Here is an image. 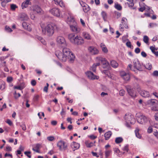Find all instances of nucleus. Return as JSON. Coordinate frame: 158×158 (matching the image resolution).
<instances>
[{
  "instance_id": "f257e3e1",
  "label": "nucleus",
  "mask_w": 158,
  "mask_h": 158,
  "mask_svg": "<svg viewBox=\"0 0 158 158\" xmlns=\"http://www.w3.org/2000/svg\"><path fill=\"white\" fill-rule=\"evenodd\" d=\"M40 26L43 34L48 36H52L53 34L54 29L56 28V26L53 24L47 25L44 23H41Z\"/></svg>"
},
{
  "instance_id": "f03ea898",
  "label": "nucleus",
  "mask_w": 158,
  "mask_h": 158,
  "mask_svg": "<svg viewBox=\"0 0 158 158\" xmlns=\"http://www.w3.org/2000/svg\"><path fill=\"white\" fill-rule=\"evenodd\" d=\"M71 52L69 48H63L62 52L59 50H57L55 52V54L60 60L65 61Z\"/></svg>"
},
{
  "instance_id": "7ed1b4c3",
  "label": "nucleus",
  "mask_w": 158,
  "mask_h": 158,
  "mask_svg": "<svg viewBox=\"0 0 158 158\" xmlns=\"http://www.w3.org/2000/svg\"><path fill=\"white\" fill-rule=\"evenodd\" d=\"M136 117L137 118L138 122L141 124H145L149 120L148 118L139 112L136 114Z\"/></svg>"
},
{
  "instance_id": "20e7f679",
  "label": "nucleus",
  "mask_w": 158,
  "mask_h": 158,
  "mask_svg": "<svg viewBox=\"0 0 158 158\" xmlns=\"http://www.w3.org/2000/svg\"><path fill=\"white\" fill-rule=\"evenodd\" d=\"M96 61L98 62H101L102 64V67L105 69H108L109 68V63L105 58L101 57H97L96 58Z\"/></svg>"
},
{
  "instance_id": "39448f33",
  "label": "nucleus",
  "mask_w": 158,
  "mask_h": 158,
  "mask_svg": "<svg viewBox=\"0 0 158 158\" xmlns=\"http://www.w3.org/2000/svg\"><path fill=\"white\" fill-rule=\"evenodd\" d=\"M57 146L60 151L65 150L68 148L67 143L62 140L59 141L57 143Z\"/></svg>"
},
{
  "instance_id": "423d86ee",
  "label": "nucleus",
  "mask_w": 158,
  "mask_h": 158,
  "mask_svg": "<svg viewBox=\"0 0 158 158\" xmlns=\"http://www.w3.org/2000/svg\"><path fill=\"white\" fill-rule=\"evenodd\" d=\"M126 88L129 95L133 97H136V92L134 89H133L130 86H127Z\"/></svg>"
},
{
  "instance_id": "0eeeda50",
  "label": "nucleus",
  "mask_w": 158,
  "mask_h": 158,
  "mask_svg": "<svg viewBox=\"0 0 158 158\" xmlns=\"http://www.w3.org/2000/svg\"><path fill=\"white\" fill-rule=\"evenodd\" d=\"M49 12L53 15L58 17L60 15V10L57 8H53L49 10Z\"/></svg>"
},
{
  "instance_id": "6e6552de",
  "label": "nucleus",
  "mask_w": 158,
  "mask_h": 158,
  "mask_svg": "<svg viewBox=\"0 0 158 158\" xmlns=\"http://www.w3.org/2000/svg\"><path fill=\"white\" fill-rule=\"evenodd\" d=\"M56 42L59 45H66V42L64 38L61 36H58L56 39Z\"/></svg>"
},
{
  "instance_id": "1a4fd4ad",
  "label": "nucleus",
  "mask_w": 158,
  "mask_h": 158,
  "mask_svg": "<svg viewBox=\"0 0 158 158\" xmlns=\"http://www.w3.org/2000/svg\"><path fill=\"white\" fill-rule=\"evenodd\" d=\"M87 77L90 79L94 80H98L99 79V77L98 76L95 75L93 73L90 71H88L85 73Z\"/></svg>"
},
{
  "instance_id": "9d476101",
  "label": "nucleus",
  "mask_w": 158,
  "mask_h": 158,
  "mask_svg": "<svg viewBox=\"0 0 158 158\" xmlns=\"http://www.w3.org/2000/svg\"><path fill=\"white\" fill-rule=\"evenodd\" d=\"M77 36V35H76L74 34L71 33L68 35V38L72 44H74Z\"/></svg>"
},
{
  "instance_id": "9b49d317",
  "label": "nucleus",
  "mask_w": 158,
  "mask_h": 158,
  "mask_svg": "<svg viewBox=\"0 0 158 158\" xmlns=\"http://www.w3.org/2000/svg\"><path fill=\"white\" fill-rule=\"evenodd\" d=\"M88 50L92 55H97L99 53L98 50L96 48L93 46L89 47L88 48Z\"/></svg>"
},
{
  "instance_id": "f8f14e48",
  "label": "nucleus",
  "mask_w": 158,
  "mask_h": 158,
  "mask_svg": "<svg viewBox=\"0 0 158 158\" xmlns=\"http://www.w3.org/2000/svg\"><path fill=\"white\" fill-rule=\"evenodd\" d=\"M32 10L35 13L37 14H42L43 13V11L39 6L36 5L32 7Z\"/></svg>"
},
{
  "instance_id": "ddd939ff",
  "label": "nucleus",
  "mask_w": 158,
  "mask_h": 158,
  "mask_svg": "<svg viewBox=\"0 0 158 158\" xmlns=\"http://www.w3.org/2000/svg\"><path fill=\"white\" fill-rule=\"evenodd\" d=\"M124 118L126 122L128 123H131V121L134 119L133 116L130 114H126L124 117Z\"/></svg>"
},
{
  "instance_id": "4468645a",
  "label": "nucleus",
  "mask_w": 158,
  "mask_h": 158,
  "mask_svg": "<svg viewBox=\"0 0 158 158\" xmlns=\"http://www.w3.org/2000/svg\"><path fill=\"white\" fill-rule=\"evenodd\" d=\"M73 23V25H72L71 24L70 25V27L71 30L74 32L77 33H78L80 30V28H79L75 24L76 23L75 22V23Z\"/></svg>"
},
{
  "instance_id": "2eb2a0df",
  "label": "nucleus",
  "mask_w": 158,
  "mask_h": 158,
  "mask_svg": "<svg viewBox=\"0 0 158 158\" xmlns=\"http://www.w3.org/2000/svg\"><path fill=\"white\" fill-rule=\"evenodd\" d=\"M80 144L75 142H73L71 143L70 147L73 151L78 149L80 147Z\"/></svg>"
},
{
  "instance_id": "dca6fc26",
  "label": "nucleus",
  "mask_w": 158,
  "mask_h": 158,
  "mask_svg": "<svg viewBox=\"0 0 158 158\" xmlns=\"http://www.w3.org/2000/svg\"><path fill=\"white\" fill-rule=\"evenodd\" d=\"M76 41L74 44L77 45H82L84 43V40L81 36L77 35Z\"/></svg>"
},
{
  "instance_id": "f3484780",
  "label": "nucleus",
  "mask_w": 158,
  "mask_h": 158,
  "mask_svg": "<svg viewBox=\"0 0 158 158\" xmlns=\"http://www.w3.org/2000/svg\"><path fill=\"white\" fill-rule=\"evenodd\" d=\"M133 63L134 67L135 68L138 70L141 69V64L138 59H135L133 61Z\"/></svg>"
},
{
  "instance_id": "a211bd4d",
  "label": "nucleus",
  "mask_w": 158,
  "mask_h": 158,
  "mask_svg": "<svg viewBox=\"0 0 158 158\" xmlns=\"http://www.w3.org/2000/svg\"><path fill=\"white\" fill-rule=\"evenodd\" d=\"M19 19L21 21H27L29 19V18L26 14L22 13L19 15Z\"/></svg>"
},
{
  "instance_id": "6ab92c4d",
  "label": "nucleus",
  "mask_w": 158,
  "mask_h": 158,
  "mask_svg": "<svg viewBox=\"0 0 158 158\" xmlns=\"http://www.w3.org/2000/svg\"><path fill=\"white\" fill-rule=\"evenodd\" d=\"M69 15L67 17V21L71 23H75L74 19L73 16L71 13L68 14Z\"/></svg>"
},
{
  "instance_id": "aec40b11",
  "label": "nucleus",
  "mask_w": 158,
  "mask_h": 158,
  "mask_svg": "<svg viewBox=\"0 0 158 158\" xmlns=\"http://www.w3.org/2000/svg\"><path fill=\"white\" fill-rule=\"evenodd\" d=\"M82 36L84 38L87 40H91L92 37L91 35L87 32H84L82 33Z\"/></svg>"
},
{
  "instance_id": "412c9836",
  "label": "nucleus",
  "mask_w": 158,
  "mask_h": 158,
  "mask_svg": "<svg viewBox=\"0 0 158 158\" xmlns=\"http://www.w3.org/2000/svg\"><path fill=\"white\" fill-rule=\"evenodd\" d=\"M55 3L57 5H59L61 7H64L65 6L64 3L62 0H53Z\"/></svg>"
},
{
  "instance_id": "4be33fe9",
  "label": "nucleus",
  "mask_w": 158,
  "mask_h": 158,
  "mask_svg": "<svg viewBox=\"0 0 158 158\" xmlns=\"http://www.w3.org/2000/svg\"><path fill=\"white\" fill-rule=\"evenodd\" d=\"M140 94L142 97L145 98L148 97L150 95L148 92L144 90H142L140 92Z\"/></svg>"
},
{
  "instance_id": "5701e85b",
  "label": "nucleus",
  "mask_w": 158,
  "mask_h": 158,
  "mask_svg": "<svg viewBox=\"0 0 158 158\" xmlns=\"http://www.w3.org/2000/svg\"><path fill=\"white\" fill-rule=\"evenodd\" d=\"M41 145L39 143L33 145L32 150L37 152H39V149L40 148Z\"/></svg>"
},
{
  "instance_id": "b1692460",
  "label": "nucleus",
  "mask_w": 158,
  "mask_h": 158,
  "mask_svg": "<svg viewBox=\"0 0 158 158\" xmlns=\"http://www.w3.org/2000/svg\"><path fill=\"white\" fill-rule=\"evenodd\" d=\"M31 3L29 0H27L23 2L21 5V7L22 9H24V8L27 7Z\"/></svg>"
},
{
  "instance_id": "393cba45",
  "label": "nucleus",
  "mask_w": 158,
  "mask_h": 158,
  "mask_svg": "<svg viewBox=\"0 0 158 158\" xmlns=\"http://www.w3.org/2000/svg\"><path fill=\"white\" fill-rule=\"evenodd\" d=\"M100 47L103 52L105 53H107L108 50L104 44L101 43L100 44Z\"/></svg>"
},
{
  "instance_id": "a878e982",
  "label": "nucleus",
  "mask_w": 158,
  "mask_h": 158,
  "mask_svg": "<svg viewBox=\"0 0 158 158\" xmlns=\"http://www.w3.org/2000/svg\"><path fill=\"white\" fill-rule=\"evenodd\" d=\"M100 65V62H98L94 64L92 67L90 69L91 70L93 71L94 72H95L96 70V67L97 66H99Z\"/></svg>"
},
{
  "instance_id": "bb28decb",
  "label": "nucleus",
  "mask_w": 158,
  "mask_h": 158,
  "mask_svg": "<svg viewBox=\"0 0 158 158\" xmlns=\"http://www.w3.org/2000/svg\"><path fill=\"white\" fill-rule=\"evenodd\" d=\"M112 153V151L111 149L105 150V158H108L110 156Z\"/></svg>"
},
{
  "instance_id": "cd10ccee",
  "label": "nucleus",
  "mask_w": 158,
  "mask_h": 158,
  "mask_svg": "<svg viewBox=\"0 0 158 158\" xmlns=\"http://www.w3.org/2000/svg\"><path fill=\"white\" fill-rule=\"evenodd\" d=\"M110 64L111 66L114 68H117L118 66V64L115 60H112L110 61Z\"/></svg>"
},
{
  "instance_id": "c85d7f7f",
  "label": "nucleus",
  "mask_w": 158,
  "mask_h": 158,
  "mask_svg": "<svg viewBox=\"0 0 158 158\" xmlns=\"http://www.w3.org/2000/svg\"><path fill=\"white\" fill-rule=\"evenodd\" d=\"M112 135V132L111 131H108L106 132L104 134L105 139L106 140H108Z\"/></svg>"
},
{
  "instance_id": "c756f323",
  "label": "nucleus",
  "mask_w": 158,
  "mask_h": 158,
  "mask_svg": "<svg viewBox=\"0 0 158 158\" xmlns=\"http://www.w3.org/2000/svg\"><path fill=\"white\" fill-rule=\"evenodd\" d=\"M95 143V141L94 143L92 142H89L88 141H86L85 142V144L88 148H91L94 145V144Z\"/></svg>"
},
{
  "instance_id": "7c9ffc66",
  "label": "nucleus",
  "mask_w": 158,
  "mask_h": 158,
  "mask_svg": "<svg viewBox=\"0 0 158 158\" xmlns=\"http://www.w3.org/2000/svg\"><path fill=\"white\" fill-rule=\"evenodd\" d=\"M5 83L2 81H0V89L2 90L5 88Z\"/></svg>"
},
{
  "instance_id": "2f4dec72",
  "label": "nucleus",
  "mask_w": 158,
  "mask_h": 158,
  "mask_svg": "<svg viewBox=\"0 0 158 158\" xmlns=\"http://www.w3.org/2000/svg\"><path fill=\"white\" fill-rule=\"evenodd\" d=\"M68 58L69 59L70 62H73L75 60V56L72 52H71Z\"/></svg>"
},
{
  "instance_id": "473e14b6",
  "label": "nucleus",
  "mask_w": 158,
  "mask_h": 158,
  "mask_svg": "<svg viewBox=\"0 0 158 158\" xmlns=\"http://www.w3.org/2000/svg\"><path fill=\"white\" fill-rule=\"evenodd\" d=\"M11 0H3L1 2V5L3 7H5L6 4L8 2H10Z\"/></svg>"
},
{
  "instance_id": "72a5a7b5",
  "label": "nucleus",
  "mask_w": 158,
  "mask_h": 158,
  "mask_svg": "<svg viewBox=\"0 0 158 158\" xmlns=\"http://www.w3.org/2000/svg\"><path fill=\"white\" fill-rule=\"evenodd\" d=\"M83 10L85 13H87L90 10V7L87 4H85V6L83 7Z\"/></svg>"
},
{
  "instance_id": "f704fd0d",
  "label": "nucleus",
  "mask_w": 158,
  "mask_h": 158,
  "mask_svg": "<svg viewBox=\"0 0 158 158\" xmlns=\"http://www.w3.org/2000/svg\"><path fill=\"white\" fill-rule=\"evenodd\" d=\"M123 140L122 138L121 137H118L116 138L115 139V142L116 143H121Z\"/></svg>"
},
{
  "instance_id": "c9c22d12",
  "label": "nucleus",
  "mask_w": 158,
  "mask_h": 158,
  "mask_svg": "<svg viewBox=\"0 0 158 158\" xmlns=\"http://www.w3.org/2000/svg\"><path fill=\"white\" fill-rule=\"evenodd\" d=\"M36 38L39 40L40 41V42L44 44L45 45L46 44V42L44 40V39H43L41 37L39 36H36Z\"/></svg>"
},
{
  "instance_id": "e433bc0d",
  "label": "nucleus",
  "mask_w": 158,
  "mask_h": 158,
  "mask_svg": "<svg viewBox=\"0 0 158 158\" xmlns=\"http://www.w3.org/2000/svg\"><path fill=\"white\" fill-rule=\"evenodd\" d=\"M149 103L154 105L157 104L158 101L156 99H151L148 101Z\"/></svg>"
},
{
  "instance_id": "4c0bfd02",
  "label": "nucleus",
  "mask_w": 158,
  "mask_h": 158,
  "mask_svg": "<svg viewBox=\"0 0 158 158\" xmlns=\"http://www.w3.org/2000/svg\"><path fill=\"white\" fill-rule=\"evenodd\" d=\"M149 40L148 37L147 35H144L143 37V41L146 44H148Z\"/></svg>"
},
{
  "instance_id": "58836bf2",
  "label": "nucleus",
  "mask_w": 158,
  "mask_h": 158,
  "mask_svg": "<svg viewBox=\"0 0 158 158\" xmlns=\"http://www.w3.org/2000/svg\"><path fill=\"white\" fill-rule=\"evenodd\" d=\"M144 66L145 67V68L149 70H151L152 68V65L150 63L147 64L145 65H144Z\"/></svg>"
},
{
  "instance_id": "ea45409f",
  "label": "nucleus",
  "mask_w": 158,
  "mask_h": 158,
  "mask_svg": "<svg viewBox=\"0 0 158 158\" xmlns=\"http://www.w3.org/2000/svg\"><path fill=\"white\" fill-rule=\"evenodd\" d=\"M114 7L118 10H121L122 9L121 6L118 3L115 4Z\"/></svg>"
},
{
  "instance_id": "a19ab883",
  "label": "nucleus",
  "mask_w": 158,
  "mask_h": 158,
  "mask_svg": "<svg viewBox=\"0 0 158 158\" xmlns=\"http://www.w3.org/2000/svg\"><path fill=\"white\" fill-rule=\"evenodd\" d=\"M139 130L138 129H136L135 131V133L136 136L138 138H141V136L139 133Z\"/></svg>"
},
{
  "instance_id": "79ce46f5",
  "label": "nucleus",
  "mask_w": 158,
  "mask_h": 158,
  "mask_svg": "<svg viewBox=\"0 0 158 158\" xmlns=\"http://www.w3.org/2000/svg\"><path fill=\"white\" fill-rule=\"evenodd\" d=\"M122 78L125 81H128L130 79V76L128 73H127Z\"/></svg>"
},
{
  "instance_id": "37998d69",
  "label": "nucleus",
  "mask_w": 158,
  "mask_h": 158,
  "mask_svg": "<svg viewBox=\"0 0 158 158\" xmlns=\"http://www.w3.org/2000/svg\"><path fill=\"white\" fill-rule=\"evenodd\" d=\"M101 15L104 20L106 21V19L107 18V14L106 12L104 11H102L101 13Z\"/></svg>"
},
{
  "instance_id": "c03bdc74",
  "label": "nucleus",
  "mask_w": 158,
  "mask_h": 158,
  "mask_svg": "<svg viewBox=\"0 0 158 158\" xmlns=\"http://www.w3.org/2000/svg\"><path fill=\"white\" fill-rule=\"evenodd\" d=\"M127 4L129 7H132L134 5V3L133 0H129L128 2H127Z\"/></svg>"
},
{
  "instance_id": "a18cd8bd",
  "label": "nucleus",
  "mask_w": 158,
  "mask_h": 158,
  "mask_svg": "<svg viewBox=\"0 0 158 158\" xmlns=\"http://www.w3.org/2000/svg\"><path fill=\"white\" fill-rule=\"evenodd\" d=\"M121 23L123 24L126 25L127 23V19L126 18H123L121 20Z\"/></svg>"
},
{
  "instance_id": "49530a36",
  "label": "nucleus",
  "mask_w": 158,
  "mask_h": 158,
  "mask_svg": "<svg viewBox=\"0 0 158 158\" xmlns=\"http://www.w3.org/2000/svg\"><path fill=\"white\" fill-rule=\"evenodd\" d=\"M18 7L17 6L14 4H11L10 5V9L12 10H14L16 9V8H17Z\"/></svg>"
},
{
  "instance_id": "de8ad7c7",
  "label": "nucleus",
  "mask_w": 158,
  "mask_h": 158,
  "mask_svg": "<svg viewBox=\"0 0 158 158\" xmlns=\"http://www.w3.org/2000/svg\"><path fill=\"white\" fill-rule=\"evenodd\" d=\"M47 139L49 141H52L55 139V138L53 136H51L48 137Z\"/></svg>"
},
{
  "instance_id": "09e8293b",
  "label": "nucleus",
  "mask_w": 158,
  "mask_h": 158,
  "mask_svg": "<svg viewBox=\"0 0 158 158\" xmlns=\"http://www.w3.org/2000/svg\"><path fill=\"white\" fill-rule=\"evenodd\" d=\"M125 91L124 90L122 89L120 90L119 92V94L121 96H123L125 94Z\"/></svg>"
},
{
  "instance_id": "8fccbe9b",
  "label": "nucleus",
  "mask_w": 158,
  "mask_h": 158,
  "mask_svg": "<svg viewBox=\"0 0 158 158\" xmlns=\"http://www.w3.org/2000/svg\"><path fill=\"white\" fill-rule=\"evenodd\" d=\"M14 98L15 99L18 98L19 97H20V94L19 93L17 94L16 93V91H15L14 94Z\"/></svg>"
},
{
  "instance_id": "3c124183",
  "label": "nucleus",
  "mask_w": 158,
  "mask_h": 158,
  "mask_svg": "<svg viewBox=\"0 0 158 158\" xmlns=\"http://www.w3.org/2000/svg\"><path fill=\"white\" fill-rule=\"evenodd\" d=\"M150 49L151 50L152 52L153 53L154 52H155V50H157V48H155L154 47H153L152 46L150 47Z\"/></svg>"
},
{
  "instance_id": "603ef678",
  "label": "nucleus",
  "mask_w": 158,
  "mask_h": 158,
  "mask_svg": "<svg viewBox=\"0 0 158 158\" xmlns=\"http://www.w3.org/2000/svg\"><path fill=\"white\" fill-rule=\"evenodd\" d=\"M5 30L7 32H11L12 31L11 28H10L9 26H6L5 28Z\"/></svg>"
},
{
  "instance_id": "864d4df0",
  "label": "nucleus",
  "mask_w": 158,
  "mask_h": 158,
  "mask_svg": "<svg viewBox=\"0 0 158 158\" xmlns=\"http://www.w3.org/2000/svg\"><path fill=\"white\" fill-rule=\"evenodd\" d=\"M31 153V152H30L26 151L24 152V154L29 158H31V155H30Z\"/></svg>"
},
{
  "instance_id": "5fc2aeb1",
  "label": "nucleus",
  "mask_w": 158,
  "mask_h": 158,
  "mask_svg": "<svg viewBox=\"0 0 158 158\" xmlns=\"http://www.w3.org/2000/svg\"><path fill=\"white\" fill-rule=\"evenodd\" d=\"M127 74L124 71H122L120 72V75L122 78L124 77Z\"/></svg>"
},
{
  "instance_id": "6e6d98bb",
  "label": "nucleus",
  "mask_w": 158,
  "mask_h": 158,
  "mask_svg": "<svg viewBox=\"0 0 158 158\" xmlns=\"http://www.w3.org/2000/svg\"><path fill=\"white\" fill-rule=\"evenodd\" d=\"M21 127H22V129L23 131H25L26 130V127L24 123H23L20 126Z\"/></svg>"
},
{
  "instance_id": "4d7b16f0",
  "label": "nucleus",
  "mask_w": 158,
  "mask_h": 158,
  "mask_svg": "<svg viewBox=\"0 0 158 158\" xmlns=\"http://www.w3.org/2000/svg\"><path fill=\"white\" fill-rule=\"evenodd\" d=\"M113 150L114 151V152L116 153L119 154L120 153V150L117 148H114Z\"/></svg>"
},
{
  "instance_id": "13d9d810",
  "label": "nucleus",
  "mask_w": 158,
  "mask_h": 158,
  "mask_svg": "<svg viewBox=\"0 0 158 158\" xmlns=\"http://www.w3.org/2000/svg\"><path fill=\"white\" fill-rule=\"evenodd\" d=\"M28 23H27L26 22H23L22 24L23 27L25 29H26V28L27 27V26L28 25Z\"/></svg>"
},
{
  "instance_id": "bf43d9fd",
  "label": "nucleus",
  "mask_w": 158,
  "mask_h": 158,
  "mask_svg": "<svg viewBox=\"0 0 158 158\" xmlns=\"http://www.w3.org/2000/svg\"><path fill=\"white\" fill-rule=\"evenodd\" d=\"M26 28V29L27 30L30 31L31 30V25L28 24V25L27 26Z\"/></svg>"
},
{
  "instance_id": "052dcab7",
  "label": "nucleus",
  "mask_w": 158,
  "mask_h": 158,
  "mask_svg": "<svg viewBox=\"0 0 158 158\" xmlns=\"http://www.w3.org/2000/svg\"><path fill=\"white\" fill-rule=\"evenodd\" d=\"M102 73H104L108 76H109V72L107 70H104L102 72Z\"/></svg>"
},
{
  "instance_id": "680f3d73",
  "label": "nucleus",
  "mask_w": 158,
  "mask_h": 158,
  "mask_svg": "<svg viewBox=\"0 0 158 158\" xmlns=\"http://www.w3.org/2000/svg\"><path fill=\"white\" fill-rule=\"evenodd\" d=\"M13 80V78L11 77H8L7 78V81L8 82H10Z\"/></svg>"
},
{
  "instance_id": "e2e57ef3",
  "label": "nucleus",
  "mask_w": 158,
  "mask_h": 158,
  "mask_svg": "<svg viewBox=\"0 0 158 158\" xmlns=\"http://www.w3.org/2000/svg\"><path fill=\"white\" fill-rule=\"evenodd\" d=\"M4 156L5 157H8L10 158H12V156L11 154H8L6 153L5 154Z\"/></svg>"
},
{
  "instance_id": "0e129e2a",
  "label": "nucleus",
  "mask_w": 158,
  "mask_h": 158,
  "mask_svg": "<svg viewBox=\"0 0 158 158\" xmlns=\"http://www.w3.org/2000/svg\"><path fill=\"white\" fill-rule=\"evenodd\" d=\"M123 150L124 151L127 152L128 150V145H126L124 146L123 148Z\"/></svg>"
},
{
  "instance_id": "69168bd1",
  "label": "nucleus",
  "mask_w": 158,
  "mask_h": 158,
  "mask_svg": "<svg viewBox=\"0 0 158 158\" xmlns=\"http://www.w3.org/2000/svg\"><path fill=\"white\" fill-rule=\"evenodd\" d=\"M36 81L34 80H32L31 82V84L33 86H35L36 85Z\"/></svg>"
},
{
  "instance_id": "338daca9",
  "label": "nucleus",
  "mask_w": 158,
  "mask_h": 158,
  "mask_svg": "<svg viewBox=\"0 0 158 158\" xmlns=\"http://www.w3.org/2000/svg\"><path fill=\"white\" fill-rule=\"evenodd\" d=\"M6 122L10 126H11L12 125V121L9 119H7L6 120Z\"/></svg>"
},
{
  "instance_id": "774afa93",
  "label": "nucleus",
  "mask_w": 158,
  "mask_h": 158,
  "mask_svg": "<svg viewBox=\"0 0 158 158\" xmlns=\"http://www.w3.org/2000/svg\"><path fill=\"white\" fill-rule=\"evenodd\" d=\"M147 131L148 133H151L152 131V127H149Z\"/></svg>"
}]
</instances>
